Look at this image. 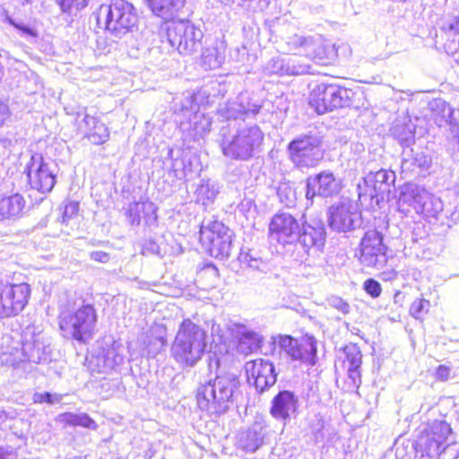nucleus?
Masks as SVG:
<instances>
[{
    "instance_id": "f257e3e1",
    "label": "nucleus",
    "mask_w": 459,
    "mask_h": 459,
    "mask_svg": "<svg viewBox=\"0 0 459 459\" xmlns=\"http://www.w3.org/2000/svg\"><path fill=\"white\" fill-rule=\"evenodd\" d=\"M239 387L240 381L234 373L218 374L215 377L200 383L195 394L197 405L209 414L224 413L234 403Z\"/></svg>"
},
{
    "instance_id": "f03ea898",
    "label": "nucleus",
    "mask_w": 459,
    "mask_h": 459,
    "mask_svg": "<svg viewBox=\"0 0 459 459\" xmlns=\"http://www.w3.org/2000/svg\"><path fill=\"white\" fill-rule=\"evenodd\" d=\"M207 347V334L190 319L184 320L171 346V355L184 367H194L204 356Z\"/></svg>"
},
{
    "instance_id": "7ed1b4c3",
    "label": "nucleus",
    "mask_w": 459,
    "mask_h": 459,
    "mask_svg": "<svg viewBox=\"0 0 459 459\" xmlns=\"http://www.w3.org/2000/svg\"><path fill=\"white\" fill-rule=\"evenodd\" d=\"M264 141V133L255 125L236 122L232 131L223 135L221 148L223 155L231 160H247L252 158Z\"/></svg>"
},
{
    "instance_id": "20e7f679",
    "label": "nucleus",
    "mask_w": 459,
    "mask_h": 459,
    "mask_svg": "<svg viewBox=\"0 0 459 459\" xmlns=\"http://www.w3.org/2000/svg\"><path fill=\"white\" fill-rule=\"evenodd\" d=\"M97 22L111 36L121 39L137 27L138 15L132 4L125 0H116L110 4L100 5Z\"/></svg>"
},
{
    "instance_id": "39448f33",
    "label": "nucleus",
    "mask_w": 459,
    "mask_h": 459,
    "mask_svg": "<svg viewBox=\"0 0 459 459\" xmlns=\"http://www.w3.org/2000/svg\"><path fill=\"white\" fill-rule=\"evenodd\" d=\"M97 313L92 305L81 306L74 312L64 309L59 315V327L65 337L86 342L92 338Z\"/></svg>"
},
{
    "instance_id": "423d86ee",
    "label": "nucleus",
    "mask_w": 459,
    "mask_h": 459,
    "mask_svg": "<svg viewBox=\"0 0 459 459\" xmlns=\"http://www.w3.org/2000/svg\"><path fill=\"white\" fill-rule=\"evenodd\" d=\"M411 207L418 214L426 218H437L444 209L442 200L415 184L403 186L398 200L399 210L404 213Z\"/></svg>"
},
{
    "instance_id": "0eeeda50",
    "label": "nucleus",
    "mask_w": 459,
    "mask_h": 459,
    "mask_svg": "<svg viewBox=\"0 0 459 459\" xmlns=\"http://www.w3.org/2000/svg\"><path fill=\"white\" fill-rule=\"evenodd\" d=\"M203 32L188 21L172 22L167 28L169 46L181 55H192L201 45Z\"/></svg>"
},
{
    "instance_id": "6e6552de",
    "label": "nucleus",
    "mask_w": 459,
    "mask_h": 459,
    "mask_svg": "<svg viewBox=\"0 0 459 459\" xmlns=\"http://www.w3.org/2000/svg\"><path fill=\"white\" fill-rule=\"evenodd\" d=\"M351 91L335 84L321 83L310 93L309 104L317 114L350 105Z\"/></svg>"
},
{
    "instance_id": "1a4fd4ad",
    "label": "nucleus",
    "mask_w": 459,
    "mask_h": 459,
    "mask_svg": "<svg viewBox=\"0 0 459 459\" xmlns=\"http://www.w3.org/2000/svg\"><path fill=\"white\" fill-rule=\"evenodd\" d=\"M21 351L23 369L27 362L39 364L48 359L50 354L48 336L35 325L27 326L22 334Z\"/></svg>"
},
{
    "instance_id": "9d476101",
    "label": "nucleus",
    "mask_w": 459,
    "mask_h": 459,
    "mask_svg": "<svg viewBox=\"0 0 459 459\" xmlns=\"http://www.w3.org/2000/svg\"><path fill=\"white\" fill-rule=\"evenodd\" d=\"M329 226L335 231L347 232L359 228L362 224L361 212L355 201L342 198L333 204L328 212Z\"/></svg>"
},
{
    "instance_id": "9b49d317",
    "label": "nucleus",
    "mask_w": 459,
    "mask_h": 459,
    "mask_svg": "<svg viewBox=\"0 0 459 459\" xmlns=\"http://www.w3.org/2000/svg\"><path fill=\"white\" fill-rule=\"evenodd\" d=\"M386 246L383 235L376 230H368L359 243V263L366 268L382 269L387 263Z\"/></svg>"
},
{
    "instance_id": "f8f14e48",
    "label": "nucleus",
    "mask_w": 459,
    "mask_h": 459,
    "mask_svg": "<svg viewBox=\"0 0 459 459\" xmlns=\"http://www.w3.org/2000/svg\"><path fill=\"white\" fill-rule=\"evenodd\" d=\"M30 296V287L25 282H0V318L21 313L28 304Z\"/></svg>"
},
{
    "instance_id": "ddd939ff",
    "label": "nucleus",
    "mask_w": 459,
    "mask_h": 459,
    "mask_svg": "<svg viewBox=\"0 0 459 459\" xmlns=\"http://www.w3.org/2000/svg\"><path fill=\"white\" fill-rule=\"evenodd\" d=\"M26 170L31 188L43 194L53 189L56 170V165L53 161L45 160L39 153H34L27 164Z\"/></svg>"
},
{
    "instance_id": "4468645a",
    "label": "nucleus",
    "mask_w": 459,
    "mask_h": 459,
    "mask_svg": "<svg viewBox=\"0 0 459 459\" xmlns=\"http://www.w3.org/2000/svg\"><path fill=\"white\" fill-rule=\"evenodd\" d=\"M321 141L316 135H301L288 145L291 161L298 167H314L323 158Z\"/></svg>"
},
{
    "instance_id": "2eb2a0df",
    "label": "nucleus",
    "mask_w": 459,
    "mask_h": 459,
    "mask_svg": "<svg viewBox=\"0 0 459 459\" xmlns=\"http://www.w3.org/2000/svg\"><path fill=\"white\" fill-rule=\"evenodd\" d=\"M451 433V428L444 420H435L418 437L416 449L429 457H437L445 451V442Z\"/></svg>"
},
{
    "instance_id": "dca6fc26",
    "label": "nucleus",
    "mask_w": 459,
    "mask_h": 459,
    "mask_svg": "<svg viewBox=\"0 0 459 459\" xmlns=\"http://www.w3.org/2000/svg\"><path fill=\"white\" fill-rule=\"evenodd\" d=\"M290 43L296 48H303L306 56L319 65H326L332 63L337 56L335 46L326 43L319 35H295Z\"/></svg>"
},
{
    "instance_id": "f3484780",
    "label": "nucleus",
    "mask_w": 459,
    "mask_h": 459,
    "mask_svg": "<svg viewBox=\"0 0 459 459\" xmlns=\"http://www.w3.org/2000/svg\"><path fill=\"white\" fill-rule=\"evenodd\" d=\"M281 349L293 360H300L309 365H315L316 356V342L313 336H304L300 340L289 335L281 336Z\"/></svg>"
},
{
    "instance_id": "a211bd4d",
    "label": "nucleus",
    "mask_w": 459,
    "mask_h": 459,
    "mask_svg": "<svg viewBox=\"0 0 459 459\" xmlns=\"http://www.w3.org/2000/svg\"><path fill=\"white\" fill-rule=\"evenodd\" d=\"M281 349L293 360H300L309 365H315L316 356V342L313 336H304L300 340L289 335L281 336Z\"/></svg>"
},
{
    "instance_id": "6ab92c4d",
    "label": "nucleus",
    "mask_w": 459,
    "mask_h": 459,
    "mask_svg": "<svg viewBox=\"0 0 459 459\" xmlns=\"http://www.w3.org/2000/svg\"><path fill=\"white\" fill-rule=\"evenodd\" d=\"M281 349L293 360H300L309 365H315L316 356V342L313 336H304L300 340L289 335L281 336Z\"/></svg>"
},
{
    "instance_id": "aec40b11",
    "label": "nucleus",
    "mask_w": 459,
    "mask_h": 459,
    "mask_svg": "<svg viewBox=\"0 0 459 459\" xmlns=\"http://www.w3.org/2000/svg\"><path fill=\"white\" fill-rule=\"evenodd\" d=\"M247 382L263 393L276 383L277 374L273 364L264 359L247 361L245 366Z\"/></svg>"
},
{
    "instance_id": "412c9836",
    "label": "nucleus",
    "mask_w": 459,
    "mask_h": 459,
    "mask_svg": "<svg viewBox=\"0 0 459 459\" xmlns=\"http://www.w3.org/2000/svg\"><path fill=\"white\" fill-rule=\"evenodd\" d=\"M299 233V224L290 213H277L270 221L269 238L282 246L294 243Z\"/></svg>"
},
{
    "instance_id": "4be33fe9",
    "label": "nucleus",
    "mask_w": 459,
    "mask_h": 459,
    "mask_svg": "<svg viewBox=\"0 0 459 459\" xmlns=\"http://www.w3.org/2000/svg\"><path fill=\"white\" fill-rule=\"evenodd\" d=\"M394 182V174L392 171L380 169L376 173H370L364 178L367 189L362 192L359 185V198L368 195L371 199L376 198L377 202L384 200L390 193L392 184Z\"/></svg>"
},
{
    "instance_id": "5701e85b",
    "label": "nucleus",
    "mask_w": 459,
    "mask_h": 459,
    "mask_svg": "<svg viewBox=\"0 0 459 459\" xmlns=\"http://www.w3.org/2000/svg\"><path fill=\"white\" fill-rule=\"evenodd\" d=\"M341 190V182L330 171H323L307 180L306 197L312 199L315 195L328 197L338 194Z\"/></svg>"
},
{
    "instance_id": "b1692460",
    "label": "nucleus",
    "mask_w": 459,
    "mask_h": 459,
    "mask_svg": "<svg viewBox=\"0 0 459 459\" xmlns=\"http://www.w3.org/2000/svg\"><path fill=\"white\" fill-rule=\"evenodd\" d=\"M25 208L26 200L22 195H0V222L18 221L25 214Z\"/></svg>"
},
{
    "instance_id": "393cba45",
    "label": "nucleus",
    "mask_w": 459,
    "mask_h": 459,
    "mask_svg": "<svg viewBox=\"0 0 459 459\" xmlns=\"http://www.w3.org/2000/svg\"><path fill=\"white\" fill-rule=\"evenodd\" d=\"M128 222L132 226H139L143 221L148 227L157 223V207L148 200L130 204L126 212Z\"/></svg>"
},
{
    "instance_id": "a878e982",
    "label": "nucleus",
    "mask_w": 459,
    "mask_h": 459,
    "mask_svg": "<svg viewBox=\"0 0 459 459\" xmlns=\"http://www.w3.org/2000/svg\"><path fill=\"white\" fill-rule=\"evenodd\" d=\"M267 434L266 424L264 420H255L246 431L240 433L239 446L246 452H255L264 443Z\"/></svg>"
},
{
    "instance_id": "bb28decb",
    "label": "nucleus",
    "mask_w": 459,
    "mask_h": 459,
    "mask_svg": "<svg viewBox=\"0 0 459 459\" xmlns=\"http://www.w3.org/2000/svg\"><path fill=\"white\" fill-rule=\"evenodd\" d=\"M298 407V398L294 393L283 390L279 392L272 401L270 412L276 420H286Z\"/></svg>"
},
{
    "instance_id": "cd10ccee",
    "label": "nucleus",
    "mask_w": 459,
    "mask_h": 459,
    "mask_svg": "<svg viewBox=\"0 0 459 459\" xmlns=\"http://www.w3.org/2000/svg\"><path fill=\"white\" fill-rule=\"evenodd\" d=\"M265 70L268 74L279 75H299L313 74L308 65H301L295 58H272L266 65Z\"/></svg>"
},
{
    "instance_id": "c85d7f7f",
    "label": "nucleus",
    "mask_w": 459,
    "mask_h": 459,
    "mask_svg": "<svg viewBox=\"0 0 459 459\" xmlns=\"http://www.w3.org/2000/svg\"><path fill=\"white\" fill-rule=\"evenodd\" d=\"M298 244L308 254L310 249L319 250L325 244V231L322 227H313L304 224L299 228V233L296 239Z\"/></svg>"
},
{
    "instance_id": "c756f323",
    "label": "nucleus",
    "mask_w": 459,
    "mask_h": 459,
    "mask_svg": "<svg viewBox=\"0 0 459 459\" xmlns=\"http://www.w3.org/2000/svg\"><path fill=\"white\" fill-rule=\"evenodd\" d=\"M21 343L9 335L4 336L0 343V365L22 368Z\"/></svg>"
},
{
    "instance_id": "7c9ffc66",
    "label": "nucleus",
    "mask_w": 459,
    "mask_h": 459,
    "mask_svg": "<svg viewBox=\"0 0 459 459\" xmlns=\"http://www.w3.org/2000/svg\"><path fill=\"white\" fill-rule=\"evenodd\" d=\"M79 127L93 144H103L109 139L107 126L94 117L85 115Z\"/></svg>"
},
{
    "instance_id": "2f4dec72",
    "label": "nucleus",
    "mask_w": 459,
    "mask_h": 459,
    "mask_svg": "<svg viewBox=\"0 0 459 459\" xmlns=\"http://www.w3.org/2000/svg\"><path fill=\"white\" fill-rule=\"evenodd\" d=\"M210 234L208 231H204L203 247L215 258L223 259L228 257L231 251V231L224 233V235H217L215 239L209 238Z\"/></svg>"
},
{
    "instance_id": "473e14b6",
    "label": "nucleus",
    "mask_w": 459,
    "mask_h": 459,
    "mask_svg": "<svg viewBox=\"0 0 459 459\" xmlns=\"http://www.w3.org/2000/svg\"><path fill=\"white\" fill-rule=\"evenodd\" d=\"M227 329L238 339L240 346L247 345V352L258 349L263 342V337L258 333L242 324L230 322L227 324Z\"/></svg>"
},
{
    "instance_id": "72a5a7b5",
    "label": "nucleus",
    "mask_w": 459,
    "mask_h": 459,
    "mask_svg": "<svg viewBox=\"0 0 459 459\" xmlns=\"http://www.w3.org/2000/svg\"><path fill=\"white\" fill-rule=\"evenodd\" d=\"M259 106L250 104L248 96L242 93L238 96L236 100L229 102L224 108L221 109V112L225 118L237 120L241 115L251 113L255 116L259 112Z\"/></svg>"
},
{
    "instance_id": "f704fd0d",
    "label": "nucleus",
    "mask_w": 459,
    "mask_h": 459,
    "mask_svg": "<svg viewBox=\"0 0 459 459\" xmlns=\"http://www.w3.org/2000/svg\"><path fill=\"white\" fill-rule=\"evenodd\" d=\"M152 13L162 20H171L183 7L185 0H144Z\"/></svg>"
},
{
    "instance_id": "c9c22d12",
    "label": "nucleus",
    "mask_w": 459,
    "mask_h": 459,
    "mask_svg": "<svg viewBox=\"0 0 459 459\" xmlns=\"http://www.w3.org/2000/svg\"><path fill=\"white\" fill-rule=\"evenodd\" d=\"M226 46L223 41L216 40L205 48L202 54L201 64L206 70L221 66L225 60Z\"/></svg>"
},
{
    "instance_id": "e433bc0d",
    "label": "nucleus",
    "mask_w": 459,
    "mask_h": 459,
    "mask_svg": "<svg viewBox=\"0 0 459 459\" xmlns=\"http://www.w3.org/2000/svg\"><path fill=\"white\" fill-rule=\"evenodd\" d=\"M345 360L344 364L347 367L349 377L352 380L354 385L357 382L360 383L359 368L361 365V351L356 344H349L344 347Z\"/></svg>"
},
{
    "instance_id": "4c0bfd02",
    "label": "nucleus",
    "mask_w": 459,
    "mask_h": 459,
    "mask_svg": "<svg viewBox=\"0 0 459 459\" xmlns=\"http://www.w3.org/2000/svg\"><path fill=\"white\" fill-rule=\"evenodd\" d=\"M219 194L218 185L210 179H202L195 192L196 203L204 207L211 205Z\"/></svg>"
},
{
    "instance_id": "58836bf2",
    "label": "nucleus",
    "mask_w": 459,
    "mask_h": 459,
    "mask_svg": "<svg viewBox=\"0 0 459 459\" xmlns=\"http://www.w3.org/2000/svg\"><path fill=\"white\" fill-rule=\"evenodd\" d=\"M56 421L67 426H80L93 430L98 428L97 423L87 413L65 412L57 416Z\"/></svg>"
},
{
    "instance_id": "ea45409f",
    "label": "nucleus",
    "mask_w": 459,
    "mask_h": 459,
    "mask_svg": "<svg viewBox=\"0 0 459 459\" xmlns=\"http://www.w3.org/2000/svg\"><path fill=\"white\" fill-rule=\"evenodd\" d=\"M430 105L433 110H439L445 121L451 125L453 139L459 144V126L454 125L453 109L451 106L443 100H436L431 102Z\"/></svg>"
},
{
    "instance_id": "a19ab883",
    "label": "nucleus",
    "mask_w": 459,
    "mask_h": 459,
    "mask_svg": "<svg viewBox=\"0 0 459 459\" xmlns=\"http://www.w3.org/2000/svg\"><path fill=\"white\" fill-rule=\"evenodd\" d=\"M204 231H208L210 234L209 238L215 239L217 235H224V233H227L230 231L225 225L218 221H212L208 222H203V225L200 229V242L203 245V236L204 234Z\"/></svg>"
},
{
    "instance_id": "79ce46f5",
    "label": "nucleus",
    "mask_w": 459,
    "mask_h": 459,
    "mask_svg": "<svg viewBox=\"0 0 459 459\" xmlns=\"http://www.w3.org/2000/svg\"><path fill=\"white\" fill-rule=\"evenodd\" d=\"M197 104L195 103L194 95H186L181 103V112L186 116L187 113H191L192 117H189V123L195 125L197 121L202 118L203 114L197 112Z\"/></svg>"
},
{
    "instance_id": "37998d69",
    "label": "nucleus",
    "mask_w": 459,
    "mask_h": 459,
    "mask_svg": "<svg viewBox=\"0 0 459 459\" xmlns=\"http://www.w3.org/2000/svg\"><path fill=\"white\" fill-rule=\"evenodd\" d=\"M104 363L103 368L99 371H106L108 369H114L116 367L121 365L124 361V357L119 354L116 349L108 350L102 358H100Z\"/></svg>"
},
{
    "instance_id": "c03bdc74",
    "label": "nucleus",
    "mask_w": 459,
    "mask_h": 459,
    "mask_svg": "<svg viewBox=\"0 0 459 459\" xmlns=\"http://www.w3.org/2000/svg\"><path fill=\"white\" fill-rule=\"evenodd\" d=\"M430 308V302L425 299H418L410 307V315L415 319L422 320Z\"/></svg>"
},
{
    "instance_id": "a18cd8bd",
    "label": "nucleus",
    "mask_w": 459,
    "mask_h": 459,
    "mask_svg": "<svg viewBox=\"0 0 459 459\" xmlns=\"http://www.w3.org/2000/svg\"><path fill=\"white\" fill-rule=\"evenodd\" d=\"M33 402L35 403H47L49 404L58 403L62 400V395L57 394H50V393H35L33 394Z\"/></svg>"
},
{
    "instance_id": "49530a36",
    "label": "nucleus",
    "mask_w": 459,
    "mask_h": 459,
    "mask_svg": "<svg viewBox=\"0 0 459 459\" xmlns=\"http://www.w3.org/2000/svg\"><path fill=\"white\" fill-rule=\"evenodd\" d=\"M240 261L242 264L247 266L254 269L263 271L265 267V264L260 259L256 257H253L250 254L241 255Z\"/></svg>"
},
{
    "instance_id": "de8ad7c7",
    "label": "nucleus",
    "mask_w": 459,
    "mask_h": 459,
    "mask_svg": "<svg viewBox=\"0 0 459 459\" xmlns=\"http://www.w3.org/2000/svg\"><path fill=\"white\" fill-rule=\"evenodd\" d=\"M365 291L372 298H378L382 292L380 283L374 279H368L363 283Z\"/></svg>"
},
{
    "instance_id": "09e8293b",
    "label": "nucleus",
    "mask_w": 459,
    "mask_h": 459,
    "mask_svg": "<svg viewBox=\"0 0 459 459\" xmlns=\"http://www.w3.org/2000/svg\"><path fill=\"white\" fill-rule=\"evenodd\" d=\"M443 29L455 34L459 33V11L447 17Z\"/></svg>"
},
{
    "instance_id": "8fccbe9b",
    "label": "nucleus",
    "mask_w": 459,
    "mask_h": 459,
    "mask_svg": "<svg viewBox=\"0 0 459 459\" xmlns=\"http://www.w3.org/2000/svg\"><path fill=\"white\" fill-rule=\"evenodd\" d=\"M90 0H61L60 5L63 12H69L73 7L76 10L84 8Z\"/></svg>"
},
{
    "instance_id": "3c124183",
    "label": "nucleus",
    "mask_w": 459,
    "mask_h": 459,
    "mask_svg": "<svg viewBox=\"0 0 459 459\" xmlns=\"http://www.w3.org/2000/svg\"><path fill=\"white\" fill-rule=\"evenodd\" d=\"M278 195L286 206H292L295 204V193L289 187H280Z\"/></svg>"
},
{
    "instance_id": "603ef678",
    "label": "nucleus",
    "mask_w": 459,
    "mask_h": 459,
    "mask_svg": "<svg viewBox=\"0 0 459 459\" xmlns=\"http://www.w3.org/2000/svg\"><path fill=\"white\" fill-rule=\"evenodd\" d=\"M431 158L424 152H417L414 155V164L422 169H428L431 165Z\"/></svg>"
},
{
    "instance_id": "864d4df0",
    "label": "nucleus",
    "mask_w": 459,
    "mask_h": 459,
    "mask_svg": "<svg viewBox=\"0 0 459 459\" xmlns=\"http://www.w3.org/2000/svg\"><path fill=\"white\" fill-rule=\"evenodd\" d=\"M247 4L248 7L253 9L254 11L263 12L266 10L272 0H243Z\"/></svg>"
},
{
    "instance_id": "5fc2aeb1",
    "label": "nucleus",
    "mask_w": 459,
    "mask_h": 459,
    "mask_svg": "<svg viewBox=\"0 0 459 459\" xmlns=\"http://www.w3.org/2000/svg\"><path fill=\"white\" fill-rule=\"evenodd\" d=\"M79 211V204L76 202L68 203L64 209L63 212V222H65L66 220L72 218Z\"/></svg>"
},
{
    "instance_id": "6e6d98bb",
    "label": "nucleus",
    "mask_w": 459,
    "mask_h": 459,
    "mask_svg": "<svg viewBox=\"0 0 459 459\" xmlns=\"http://www.w3.org/2000/svg\"><path fill=\"white\" fill-rule=\"evenodd\" d=\"M330 305L341 311L342 314H348L350 312V305L342 299L335 297L330 300Z\"/></svg>"
},
{
    "instance_id": "4d7b16f0",
    "label": "nucleus",
    "mask_w": 459,
    "mask_h": 459,
    "mask_svg": "<svg viewBox=\"0 0 459 459\" xmlns=\"http://www.w3.org/2000/svg\"><path fill=\"white\" fill-rule=\"evenodd\" d=\"M211 335L212 337V342L215 343H219L223 341V331L219 324H212Z\"/></svg>"
},
{
    "instance_id": "13d9d810",
    "label": "nucleus",
    "mask_w": 459,
    "mask_h": 459,
    "mask_svg": "<svg viewBox=\"0 0 459 459\" xmlns=\"http://www.w3.org/2000/svg\"><path fill=\"white\" fill-rule=\"evenodd\" d=\"M90 257L91 259L96 261V262H99V263H102V264H106L109 261L110 259V255L108 253H106L104 251H92L91 254H90Z\"/></svg>"
},
{
    "instance_id": "bf43d9fd",
    "label": "nucleus",
    "mask_w": 459,
    "mask_h": 459,
    "mask_svg": "<svg viewBox=\"0 0 459 459\" xmlns=\"http://www.w3.org/2000/svg\"><path fill=\"white\" fill-rule=\"evenodd\" d=\"M450 372H451L450 368H448L445 365H440L436 369V378L440 381H446L449 378Z\"/></svg>"
},
{
    "instance_id": "052dcab7",
    "label": "nucleus",
    "mask_w": 459,
    "mask_h": 459,
    "mask_svg": "<svg viewBox=\"0 0 459 459\" xmlns=\"http://www.w3.org/2000/svg\"><path fill=\"white\" fill-rule=\"evenodd\" d=\"M10 118V109L6 103L0 101V127Z\"/></svg>"
},
{
    "instance_id": "680f3d73",
    "label": "nucleus",
    "mask_w": 459,
    "mask_h": 459,
    "mask_svg": "<svg viewBox=\"0 0 459 459\" xmlns=\"http://www.w3.org/2000/svg\"><path fill=\"white\" fill-rule=\"evenodd\" d=\"M400 141L402 144L409 146L411 143L414 142V134L411 131H409L405 137H401Z\"/></svg>"
},
{
    "instance_id": "e2e57ef3",
    "label": "nucleus",
    "mask_w": 459,
    "mask_h": 459,
    "mask_svg": "<svg viewBox=\"0 0 459 459\" xmlns=\"http://www.w3.org/2000/svg\"><path fill=\"white\" fill-rule=\"evenodd\" d=\"M157 342L160 344V346L162 347L165 343V340L163 337H159L157 338Z\"/></svg>"
},
{
    "instance_id": "0e129e2a",
    "label": "nucleus",
    "mask_w": 459,
    "mask_h": 459,
    "mask_svg": "<svg viewBox=\"0 0 459 459\" xmlns=\"http://www.w3.org/2000/svg\"><path fill=\"white\" fill-rule=\"evenodd\" d=\"M5 453L3 448H0V459H5Z\"/></svg>"
},
{
    "instance_id": "69168bd1",
    "label": "nucleus",
    "mask_w": 459,
    "mask_h": 459,
    "mask_svg": "<svg viewBox=\"0 0 459 459\" xmlns=\"http://www.w3.org/2000/svg\"><path fill=\"white\" fill-rule=\"evenodd\" d=\"M2 77H3V67L0 65V80L2 79Z\"/></svg>"
},
{
    "instance_id": "338daca9",
    "label": "nucleus",
    "mask_w": 459,
    "mask_h": 459,
    "mask_svg": "<svg viewBox=\"0 0 459 459\" xmlns=\"http://www.w3.org/2000/svg\"><path fill=\"white\" fill-rule=\"evenodd\" d=\"M429 437V438L428 440L429 441L428 443H429V445H432L433 444V437Z\"/></svg>"
},
{
    "instance_id": "774afa93",
    "label": "nucleus",
    "mask_w": 459,
    "mask_h": 459,
    "mask_svg": "<svg viewBox=\"0 0 459 459\" xmlns=\"http://www.w3.org/2000/svg\"><path fill=\"white\" fill-rule=\"evenodd\" d=\"M454 459H459V450H458V453L456 454V455L454 457Z\"/></svg>"
}]
</instances>
